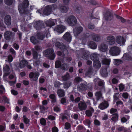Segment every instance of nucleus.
Wrapping results in <instances>:
<instances>
[{
    "label": "nucleus",
    "instance_id": "nucleus-1",
    "mask_svg": "<svg viewBox=\"0 0 132 132\" xmlns=\"http://www.w3.org/2000/svg\"><path fill=\"white\" fill-rule=\"evenodd\" d=\"M44 55L50 60L54 59L55 55L53 53V50L51 48H50L45 50L44 52Z\"/></svg>",
    "mask_w": 132,
    "mask_h": 132
},
{
    "label": "nucleus",
    "instance_id": "nucleus-2",
    "mask_svg": "<svg viewBox=\"0 0 132 132\" xmlns=\"http://www.w3.org/2000/svg\"><path fill=\"white\" fill-rule=\"evenodd\" d=\"M32 53L33 58L35 60L34 63L38 65L40 62L39 59L41 58V55L38 54L37 52L35 50L34 48H32L31 49Z\"/></svg>",
    "mask_w": 132,
    "mask_h": 132
},
{
    "label": "nucleus",
    "instance_id": "nucleus-3",
    "mask_svg": "<svg viewBox=\"0 0 132 132\" xmlns=\"http://www.w3.org/2000/svg\"><path fill=\"white\" fill-rule=\"evenodd\" d=\"M121 51L119 48L117 46H114L111 47L109 51L110 54L113 56H116L120 54Z\"/></svg>",
    "mask_w": 132,
    "mask_h": 132
},
{
    "label": "nucleus",
    "instance_id": "nucleus-4",
    "mask_svg": "<svg viewBox=\"0 0 132 132\" xmlns=\"http://www.w3.org/2000/svg\"><path fill=\"white\" fill-rule=\"evenodd\" d=\"M65 21L70 25L73 26L75 25L77 22L76 18L73 15H71L67 18Z\"/></svg>",
    "mask_w": 132,
    "mask_h": 132
},
{
    "label": "nucleus",
    "instance_id": "nucleus-5",
    "mask_svg": "<svg viewBox=\"0 0 132 132\" xmlns=\"http://www.w3.org/2000/svg\"><path fill=\"white\" fill-rule=\"evenodd\" d=\"M29 5V2L28 0H25L23 2L22 5L19 6L18 10L19 12L23 13L24 12V8L27 7Z\"/></svg>",
    "mask_w": 132,
    "mask_h": 132
},
{
    "label": "nucleus",
    "instance_id": "nucleus-6",
    "mask_svg": "<svg viewBox=\"0 0 132 132\" xmlns=\"http://www.w3.org/2000/svg\"><path fill=\"white\" fill-rule=\"evenodd\" d=\"M15 33L10 31L5 32L4 34V37L5 39L9 40L13 39L14 37Z\"/></svg>",
    "mask_w": 132,
    "mask_h": 132
},
{
    "label": "nucleus",
    "instance_id": "nucleus-7",
    "mask_svg": "<svg viewBox=\"0 0 132 132\" xmlns=\"http://www.w3.org/2000/svg\"><path fill=\"white\" fill-rule=\"evenodd\" d=\"M106 41L108 44L109 45H112L115 43L116 38L113 35H109L106 37Z\"/></svg>",
    "mask_w": 132,
    "mask_h": 132
},
{
    "label": "nucleus",
    "instance_id": "nucleus-8",
    "mask_svg": "<svg viewBox=\"0 0 132 132\" xmlns=\"http://www.w3.org/2000/svg\"><path fill=\"white\" fill-rule=\"evenodd\" d=\"M116 42L120 46L123 45L125 44L126 40L122 36H119L116 37Z\"/></svg>",
    "mask_w": 132,
    "mask_h": 132
},
{
    "label": "nucleus",
    "instance_id": "nucleus-9",
    "mask_svg": "<svg viewBox=\"0 0 132 132\" xmlns=\"http://www.w3.org/2000/svg\"><path fill=\"white\" fill-rule=\"evenodd\" d=\"M83 30L81 27H75L73 30V32L75 36H77Z\"/></svg>",
    "mask_w": 132,
    "mask_h": 132
},
{
    "label": "nucleus",
    "instance_id": "nucleus-10",
    "mask_svg": "<svg viewBox=\"0 0 132 132\" xmlns=\"http://www.w3.org/2000/svg\"><path fill=\"white\" fill-rule=\"evenodd\" d=\"M39 75V73L37 72H36L34 73L33 72H30L29 75L30 78H32L34 81L37 80L38 78Z\"/></svg>",
    "mask_w": 132,
    "mask_h": 132
},
{
    "label": "nucleus",
    "instance_id": "nucleus-11",
    "mask_svg": "<svg viewBox=\"0 0 132 132\" xmlns=\"http://www.w3.org/2000/svg\"><path fill=\"white\" fill-rule=\"evenodd\" d=\"M66 29V27L62 25H60L57 26L55 29L57 32L60 33L63 32Z\"/></svg>",
    "mask_w": 132,
    "mask_h": 132
},
{
    "label": "nucleus",
    "instance_id": "nucleus-12",
    "mask_svg": "<svg viewBox=\"0 0 132 132\" xmlns=\"http://www.w3.org/2000/svg\"><path fill=\"white\" fill-rule=\"evenodd\" d=\"M109 106V104L108 102L105 101L100 104L98 108L100 109L103 110L107 108Z\"/></svg>",
    "mask_w": 132,
    "mask_h": 132
},
{
    "label": "nucleus",
    "instance_id": "nucleus-13",
    "mask_svg": "<svg viewBox=\"0 0 132 132\" xmlns=\"http://www.w3.org/2000/svg\"><path fill=\"white\" fill-rule=\"evenodd\" d=\"M90 54L89 52L83 50L81 53V57L84 60H87Z\"/></svg>",
    "mask_w": 132,
    "mask_h": 132
},
{
    "label": "nucleus",
    "instance_id": "nucleus-14",
    "mask_svg": "<svg viewBox=\"0 0 132 132\" xmlns=\"http://www.w3.org/2000/svg\"><path fill=\"white\" fill-rule=\"evenodd\" d=\"M52 6L50 5H48L46 7L43 12L45 15H47L50 14Z\"/></svg>",
    "mask_w": 132,
    "mask_h": 132
},
{
    "label": "nucleus",
    "instance_id": "nucleus-15",
    "mask_svg": "<svg viewBox=\"0 0 132 132\" xmlns=\"http://www.w3.org/2000/svg\"><path fill=\"white\" fill-rule=\"evenodd\" d=\"M63 38L68 42H70L71 40V36L70 33L67 32L65 33L63 36Z\"/></svg>",
    "mask_w": 132,
    "mask_h": 132
},
{
    "label": "nucleus",
    "instance_id": "nucleus-16",
    "mask_svg": "<svg viewBox=\"0 0 132 132\" xmlns=\"http://www.w3.org/2000/svg\"><path fill=\"white\" fill-rule=\"evenodd\" d=\"M59 9L61 12L65 13L68 10V7L63 5H60L59 7Z\"/></svg>",
    "mask_w": 132,
    "mask_h": 132
},
{
    "label": "nucleus",
    "instance_id": "nucleus-17",
    "mask_svg": "<svg viewBox=\"0 0 132 132\" xmlns=\"http://www.w3.org/2000/svg\"><path fill=\"white\" fill-rule=\"evenodd\" d=\"M10 68L9 66L7 64H5L4 65L3 71L4 72V76H8L9 74V70Z\"/></svg>",
    "mask_w": 132,
    "mask_h": 132
},
{
    "label": "nucleus",
    "instance_id": "nucleus-18",
    "mask_svg": "<svg viewBox=\"0 0 132 132\" xmlns=\"http://www.w3.org/2000/svg\"><path fill=\"white\" fill-rule=\"evenodd\" d=\"M88 45L90 48L95 50L97 48V45L96 43L93 41H88Z\"/></svg>",
    "mask_w": 132,
    "mask_h": 132
},
{
    "label": "nucleus",
    "instance_id": "nucleus-19",
    "mask_svg": "<svg viewBox=\"0 0 132 132\" xmlns=\"http://www.w3.org/2000/svg\"><path fill=\"white\" fill-rule=\"evenodd\" d=\"M99 50L103 52H105L108 50V46L106 44L103 43L98 46Z\"/></svg>",
    "mask_w": 132,
    "mask_h": 132
},
{
    "label": "nucleus",
    "instance_id": "nucleus-20",
    "mask_svg": "<svg viewBox=\"0 0 132 132\" xmlns=\"http://www.w3.org/2000/svg\"><path fill=\"white\" fill-rule=\"evenodd\" d=\"M78 106L79 109L80 110H85L87 108V105L84 102H80L78 104Z\"/></svg>",
    "mask_w": 132,
    "mask_h": 132
},
{
    "label": "nucleus",
    "instance_id": "nucleus-21",
    "mask_svg": "<svg viewBox=\"0 0 132 132\" xmlns=\"http://www.w3.org/2000/svg\"><path fill=\"white\" fill-rule=\"evenodd\" d=\"M93 40L96 42H98L100 40V37L99 35L93 33L90 35Z\"/></svg>",
    "mask_w": 132,
    "mask_h": 132
},
{
    "label": "nucleus",
    "instance_id": "nucleus-22",
    "mask_svg": "<svg viewBox=\"0 0 132 132\" xmlns=\"http://www.w3.org/2000/svg\"><path fill=\"white\" fill-rule=\"evenodd\" d=\"M4 22L7 25L9 26L11 24V17L9 15H7L5 16L4 19Z\"/></svg>",
    "mask_w": 132,
    "mask_h": 132
},
{
    "label": "nucleus",
    "instance_id": "nucleus-23",
    "mask_svg": "<svg viewBox=\"0 0 132 132\" xmlns=\"http://www.w3.org/2000/svg\"><path fill=\"white\" fill-rule=\"evenodd\" d=\"M107 68L106 67H105L102 68L100 71V73L101 75L103 77H106L108 75V73L107 71Z\"/></svg>",
    "mask_w": 132,
    "mask_h": 132
},
{
    "label": "nucleus",
    "instance_id": "nucleus-24",
    "mask_svg": "<svg viewBox=\"0 0 132 132\" xmlns=\"http://www.w3.org/2000/svg\"><path fill=\"white\" fill-rule=\"evenodd\" d=\"M94 111V110L93 108L90 107L89 110H87L85 111V114L87 116L90 117L92 116V113H93Z\"/></svg>",
    "mask_w": 132,
    "mask_h": 132
},
{
    "label": "nucleus",
    "instance_id": "nucleus-25",
    "mask_svg": "<svg viewBox=\"0 0 132 132\" xmlns=\"http://www.w3.org/2000/svg\"><path fill=\"white\" fill-rule=\"evenodd\" d=\"M56 20L55 19L49 20L47 21L46 22V24L47 26L51 27L52 26L55 25V22H56Z\"/></svg>",
    "mask_w": 132,
    "mask_h": 132
},
{
    "label": "nucleus",
    "instance_id": "nucleus-26",
    "mask_svg": "<svg viewBox=\"0 0 132 132\" xmlns=\"http://www.w3.org/2000/svg\"><path fill=\"white\" fill-rule=\"evenodd\" d=\"M49 97L51 100V102L52 104L56 103L57 98L55 94H51L49 95Z\"/></svg>",
    "mask_w": 132,
    "mask_h": 132
},
{
    "label": "nucleus",
    "instance_id": "nucleus-27",
    "mask_svg": "<svg viewBox=\"0 0 132 132\" xmlns=\"http://www.w3.org/2000/svg\"><path fill=\"white\" fill-rule=\"evenodd\" d=\"M87 88V86L84 84H81L78 85V89L79 91H81L82 90H85Z\"/></svg>",
    "mask_w": 132,
    "mask_h": 132
},
{
    "label": "nucleus",
    "instance_id": "nucleus-28",
    "mask_svg": "<svg viewBox=\"0 0 132 132\" xmlns=\"http://www.w3.org/2000/svg\"><path fill=\"white\" fill-rule=\"evenodd\" d=\"M61 61L63 63H64L61 65V68L64 70H67L68 69L69 64L65 63V61L64 60H62Z\"/></svg>",
    "mask_w": 132,
    "mask_h": 132
},
{
    "label": "nucleus",
    "instance_id": "nucleus-29",
    "mask_svg": "<svg viewBox=\"0 0 132 132\" xmlns=\"http://www.w3.org/2000/svg\"><path fill=\"white\" fill-rule=\"evenodd\" d=\"M93 70L92 67L89 68L88 70L86 72L85 75L86 76L90 77V76L93 74Z\"/></svg>",
    "mask_w": 132,
    "mask_h": 132
},
{
    "label": "nucleus",
    "instance_id": "nucleus-30",
    "mask_svg": "<svg viewBox=\"0 0 132 132\" xmlns=\"http://www.w3.org/2000/svg\"><path fill=\"white\" fill-rule=\"evenodd\" d=\"M57 93L59 97H63L65 95V92L64 90L61 89L57 90Z\"/></svg>",
    "mask_w": 132,
    "mask_h": 132
},
{
    "label": "nucleus",
    "instance_id": "nucleus-31",
    "mask_svg": "<svg viewBox=\"0 0 132 132\" xmlns=\"http://www.w3.org/2000/svg\"><path fill=\"white\" fill-rule=\"evenodd\" d=\"M28 64V62L25 60H21L19 63V67L20 68H22L25 67Z\"/></svg>",
    "mask_w": 132,
    "mask_h": 132
},
{
    "label": "nucleus",
    "instance_id": "nucleus-32",
    "mask_svg": "<svg viewBox=\"0 0 132 132\" xmlns=\"http://www.w3.org/2000/svg\"><path fill=\"white\" fill-rule=\"evenodd\" d=\"M96 99L97 100H99L100 99H103L102 94L101 91L96 92L95 94Z\"/></svg>",
    "mask_w": 132,
    "mask_h": 132
},
{
    "label": "nucleus",
    "instance_id": "nucleus-33",
    "mask_svg": "<svg viewBox=\"0 0 132 132\" xmlns=\"http://www.w3.org/2000/svg\"><path fill=\"white\" fill-rule=\"evenodd\" d=\"M45 37V35L43 33L38 32L37 34V39L40 40H42Z\"/></svg>",
    "mask_w": 132,
    "mask_h": 132
},
{
    "label": "nucleus",
    "instance_id": "nucleus-34",
    "mask_svg": "<svg viewBox=\"0 0 132 132\" xmlns=\"http://www.w3.org/2000/svg\"><path fill=\"white\" fill-rule=\"evenodd\" d=\"M110 62L111 60L110 59H104L102 60V64L109 65L110 64Z\"/></svg>",
    "mask_w": 132,
    "mask_h": 132
},
{
    "label": "nucleus",
    "instance_id": "nucleus-35",
    "mask_svg": "<svg viewBox=\"0 0 132 132\" xmlns=\"http://www.w3.org/2000/svg\"><path fill=\"white\" fill-rule=\"evenodd\" d=\"M93 65L94 67L99 69L101 67V64L98 60H97L94 62Z\"/></svg>",
    "mask_w": 132,
    "mask_h": 132
},
{
    "label": "nucleus",
    "instance_id": "nucleus-36",
    "mask_svg": "<svg viewBox=\"0 0 132 132\" xmlns=\"http://www.w3.org/2000/svg\"><path fill=\"white\" fill-rule=\"evenodd\" d=\"M31 42L34 44H36L39 43V41L37 40L36 37L34 36H32L30 38Z\"/></svg>",
    "mask_w": 132,
    "mask_h": 132
},
{
    "label": "nucleus",
    "instance_id": "nucleus-37",
    "mask_svg": "<svg viewBox=\"0 0 132 132\" xmlns=\"http://www.w3.org/2000/svg\"><path fill=\"white\" fill-rule=\"evenodd\" d=\"M97 57L98 56L97 54L96 53H94L91 54L90 59L94 62L97 60H98L97 59Z\"/></svg>",
    "mask_w": 132,
    "mask_h": 132
},
{
    "label": "nucleus",
    "instance_id": "nucleus-38",
    "mask_svg": "<svg viewBox=\"0 0 132 132\" xmlns=\"http://www.w3.org/2000/svg\"><path fill=\"white\" fill-rule=\"evenodd\" d=\"M55 45L56 47L61 49L64 48H65V47L63 44L59 42H56L55 44Z\"/></svg>",
    "mask_w": 132,
    "mask_h": 132
},
{
    "label": "nucleus",
    "instance_id": "nucleus-39",
    "mask_svg": "<svg viewBox=\"0 0 132 132\" xmlns=\"http://www.w3.org/2000/svg\"><path fill=\"white\" fill-rule=\"evenodd\" d=\"M41 23L39 21L35 22L34 23V26L37 29L40 28Z\"/></svg>",
    "mask_w": 132,
    "mask_h": 132
},
{
    "label": "nucleus",
    "instance_id": "nucleus-40",
    "mask_svg": "<svg viewBox=\"0 0 132 132\" xmlns=\"http://www.w3.org/2000/svg\"><path fill=\"white\" fill-rule=\"evenodd\" d=\"M130 54L129 53L128 54H124L123 56V58L127 60H130L132 57V56L130 55Z\"/></svg>",
    "mask_w": 132,
    "mask_h": 132
},
{
    "label": "nucleus",
    "instance_id": "nucleus-41",
    "mask_svg": "<svg viewBox=\"0 0 132 132\" xmlns=\"http://www.w3.org/2000/svg\"><path fill=\"white\" fill-rule=\"evenodd\" d=\"M70 78L69 74L68 72H67L65 75L62 77V79L63 81L67 80L69 79Z\"/></svg>",
    "mask_w": 132,
    "mask_h": 132
},
{
    "label": "nucleus",
    "instance_id": "nucleus-42",
    "mask_svg": "<svg viewBox=\"0 0 132 132\" xmlns=\"http://www.w3.org/2000/svg\"><path fill=\"white\" fill-rule=\"evenodd\" d=\"M71 82L69 81L67 82L64 83L63 88L64 89H67L70 86Z\"/></svg>",
    "mask_w": 132,
    "mask_h": 132
},
{
    "label": "nucleus",
    "instance_id": "nucleus-43",
    "mask_svg": "<svg viewBox=\"0 0 132 132\" xmlns=\"http://www.w3.org/2000/svg\"><path fill=\"white\" fill-rule=\"evenodd\" d=\"M109 15L106 16V15L105 16V19L106 20H111L113 16L112 14L110 13H109Z\"/></svg>",
    "mask_w": 132,
    "mask_h": 132
},
{
    "label": "nucleus",
    "instance_id": "nucleus-44",
    "mask_svg": "<svg viewBox=\"0 0 132 132\" xmlns=\"http://www.w3.org/2000/svg\"><path fill=\"white\" fill-rule=\"evenodd\" d=\"M55 67L56 68H58L61 66V62L59 61H57L55 62Z\"/></svg>",
    "mask_w": 132,
    "mask_h": 132
},
{
    "label": "nucleus",
    "instance_id": "nucleus-45",
    "mask_svg": "<svg viewBox=\"0 0 132 132\" xmlns=\"http://www.w3.org/2000/svg\"><path fill=\"white\" fill-rule=\"evenodd\" d=\"M114 64L118 65L121 63V61L119 59H116L114 60Z\"/></svg>",
    "mask_w": 132,
    "mask_h": 132
},
{
    "label": "nucleus",
    "instance_id": "nucleus-46",
    "mask_svg": "<svg viewBox=\"0 0 132 132\" xmlns=\"http://www.w3.org/2000/svg\"><path fill=\"white\" fill-rule=\"evenodd\" d=\"M60 106L59 105H56L54 108V110L55 111L58 112L60 111Z\"/></svg>",
    "mask_w": 132,
    "mask_h": 132
},
{
    "label": "nucleus",
    "instance_id": "nucleus-47",
    "mask_svg": "<svg viewBox=\"0 0 132 132\" xmlns=\"http://www.w3.org/2000/svg\"><path fill=\"white\" fill-rule=\"evenodd\" d=\"M119 87L120 91H122L125 89V85L122 83H121L119 85Z\"/></svg>",
    "mask_w": 132,
    "mask_h": 132
},
{
    "label": "nucleus",
    "instance_id": "nucleus-48",
    "mask_svg": "<svg viewBox=\"0 0 132 132\" xmlns=\"http://www.w3.org/2000/svg\"><path fill=\"white\" fill-rule=\"evenodd\" d=\"M82 79L79 77H77L75 78L74 81L76 83H79L82 81Z\"/></svg>",
    "mask_w": 132,
    "mask_h": 132
},
{
    "label": "nucleus",
    "instance_id": "nucleus-49",
    "mask_svg": "<svg viewBox=\"0 0 132 132\" xmlns=\"http://www.w3.org/2000/svg\"><path fill=\"white\" fill-rule=\"evenodd\" d=\"M118 116L117 114H116L113 115V116L112 118L111 119L112 120L116 121L118 120Z\"/></svg>",
    "mask_w": 132,
    "mask_h": 132
},
{
    "label": "nucleus",
    "instance_id": "nucleus-50",
    "mask_svg": "<svg viewBox=\"0 0 132 132\" xmlns=\"http://www.w3.org/2000/svg\"><path fill=\"white\" fill-rule=\"evenodd\" d=\"M116 17L117 18L120 19L122 22L123 23L125 22V20L123 18L121 17L120 16L118 15H116Z\"/></svg>",
    "mask_w": 132,
    "mask_h": 132
},
{
    "label": "nucleus",
    "instance_id": "nucleus-51",
    "mask_svg": "<svg viewBox=\"0 0 132 132\" xmlns=\"http://www.w3.org/2000/svg\"><path fill=\"white\" fill-rule=\"evenodd\" d=\"M40 123L43 125H46V121L43 118H42L40 119Z\"/></svg>",
    "mask_w": 132,
    "mask_h": 132
},
{
    "label": "nucleus",
    "instance_id": "nucleus-52",
    "mask_svg": "<svg viewBox=\"0 0 132 132\" xmlns=\"http://www.w3.org/2000/svg\"><path fill=\"white\" fill-rule=\"evenodd\" d=\"M10 52L13 56H15L16 54V52L12 48H11L9 50Z\"/></svg>",
    "mask_w": 132,
    "mask_h": 132
},
{
    "label": "nucleus",
    "instance_id": "nucleus-53",
    "mask_svg": "<svg viewBox=\"0 0 132 132\" xmlns=\"http://www.w3.org/2000/svg\"><path fill=\"white\" fill-rule=\"evenodd\" d=\"M117 105L118 106H121L122 107L123 106V103L122 102L120 101H119L116 102Z\"/></svg>",
    "mask_w": 132,
    "mask_h": 132
},
{
    "label": "nucleus",
    "instance_id": "nucleus-54",
    "mask_svg": "<svg viewBox=\"0 0 132 132\" xmlns=\"http://www.w3.org/2000/svg\"><path fill=\"white\" fill-rule=\"evenodd\" d=\"M23 118L24 122L26 124H28L29 122V120L25 116H23Z\"/></svg>",
    "mask_w": 132,
    "mask_h": 132
},
{
    "label": "nucleus",
    "instance_id": "nucleus-55",
    "mask_svg": "<svg viewBox=\"0 0 132 132\" xmlns=\"http://www.w3.org/2000/svg\"><path fill=\"white\" fill-rule=\"evenodd\" d=\"M5 3L8 5H11L13 2L12 0H4Z\"/></svg>",
    "mask_w": 132,
    "mask_h": 132
},
{
    "label": "nucleus",
    "instance_id": "nucleus-56",
    "mask_svg": "<svg viewBox=\"0 0 132 132\" xmlns=\"http://www.w3.org/2000/svg\"><path fill=\"white\" fill-rule=\"evenodd\" d=\"M40 112L41 113H44V112L45 110V107L43 105H41L40 106Z\"/></svg>",
    "mask_w": 132,
    "mask_h": 132
},
{
    "label": "nucleus",
    "instance_id": "nucleus-57",
    "mask_svg": "<svg viewBox=\"0 0 132 132\" xmlns=\"http://www.w3.org/2000/svg\"><path fill=\"white\" fill-rule=\"evenodd\" d=\"M7 60L9 63L11 62L13 60V56L11 55H9L7 57Z\"/></svg>",
    "mask_w": 132,
    "mask_h": 132
},
{
    "label": "nucleus",
    "instance_id": "nucleus-58",
    "mask_svg": "<svg viewBox=\"0 0 132 132\" xmlns=\"http://www.w3.org/2000/svg\"><path fill=\"white\" fill-rule=\"evenodd\" d=\"M3 100L4 102L7 103H9V100L5 96L3 97Z\"/></svg>",
    "mask_w": 132,
    "mask_h": 132
},
{
    "label": "nucleus",
    "instance_id": "nucleus-59",
    "mask_svg": "<svg viewBox=\"0 0 132 132\" xmlns=\"http://www.w3.org/2000/svg\"><path fill=\"white\" fill-rule=\"evenodd\" d=\"M94 124L97 126H100V122L97 119H95L94 121Z\"/></svg>",
    "mask_w": 132,
    "mask_h": 132
},
{
    "label": "nucleus",
    "instance_id": "nucleus-60",
    "mask_svg": "<svg viewBox=\"0 0 132 132\" xmlns=\"http://www.w3.org/2000/svg\"><path fill=\"white\" fill-rule=\"evenodd\" d=\"M61 84L59 81H56L54 83V86L55 87H59Z\"/></svg>",
    "mask_w": 132,
    "mask_h": 132
},
{
    "label": "nucleus",
    "instance_id": "nucleus-61",
    "mask_svg": "<svg viewBox=\"0 0 132 132\" xmlns=\"http://www.w3.org/2000/svg\"><path fill=\"white\" fill-rule=\"evenodd\" d=\"M80 100V98L79 97H76L74 100L73 103H77L79 102Z\"/></svg>",
    "mask_w": 132,
    "mask_h": 132
},
{
    "label": "nucleus",
    "instance_id": "nucleus-62",
    "mask_svg": "<svg viewBox=\"0 0 132 132\" xmlns=\"http://www.w3.org/2000/svg\"><path fill=\"white\" fill-rule=\"evenodd\" d=\"M65 128L67 129H68L70 127V125L69 123L68 122H66L65 125Z\"/></svg>",
    "mask_w": 132,
    "mask_h": 132
},
{
    "label": "nucleus",
    "instance_id": "nucleus-63",
    "mask_svg": "<svg viewBox=\"0 0 132 132\" xmlns=\"http://www.w3.org/2000/svg\"><path fill=\"white\" fill-rule=\"evenodd\" d=\"M119 93H116L114 95V98L115 100H117L118 99Z\"/></svg>",
    "mask_w": 132,
    "mask_h": 132
},
{
    "label": "nucleus",
    "instance_id": "nucleus-64",
    "mask_svg": "<svg viewBox=\"0 0 132 132\" xmlns=\"http://www.w3.org/2000/svg\"><path fill=\"white\" fill-rule=\"evenodd\" d=\"M61 102L62 104H64L66 103V99L65 97L62 98L61 100Z\"/></svg>",
    "mask_w": 132,
    "mask_h": 132
}]
</instances>
